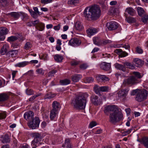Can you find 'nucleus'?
I'll use <instances>...</instances> for the list:
<instances>
[{
	"label": "nucleus",
	"instance_id": "nucleus-1",
	"mask_svg": "<svg viewBox=\"0 0 148 148\" xmlns=\"http://www.w3.org/2000/svg\"><path fill=\"white\" fill-rule=\"evenodd\" d=\"M101 10L97 5L86 7L84 10V16L87 20H95L98 19L101 14Z\"/></svg>",
	"mask_w": 148,
	"mask_h": 148
},
{
	"label": "nucleus",
	"instance_id": "nucleus-2",
	"mask_svg": "<svg viewBox=\"0 0 148 148\" xmlns=\"http://www.w3.org/2000/svg\"><path fill=\"white\" fill-rule=\"evenodd\" d=\"M89 96L86 92L79 94L72 101V104L74 108L77 109H84L86 107L87 99Z\"/></svg>",
	"mask_w": 148,
	"mask_h": 148
},
{
	"label": "nucleus",
	"instance_id": "nucleus-3",
	"mask_svg": "<svg viewBox=\"0 0 148 148\" xmlns=\"http://www.w3.org/2000/svg\"><path fill=\"white\" fill-rule=\"evenodd\" d=\"M122 114L119 110L111 113L109 116V121L111 123L115 124L123 119Z\"/></svg>",
	"mask_w": 148,
	"mask_h": 148
},
{
	"label": "nucleus",
	"instance_id": "nucleus-4",
	"mask_svg": "<svg viewBox=\"0 0 148 148\" xmlns=\"http://www.w3.org/2000/svg\"><path fill=\"white\" fill-rule=\"evenodd\" d=\"M148 92L145 89H142L138 92L136 97V100L138 102L143 101L147 99Z\"/></svg>",
	"mask_w": 148,
	"mask_h": 148
},
{
	"label": "nucleus",
	"instance_id": "nucleus-5",
	"mask_svg": "<svg viewBox=\"0 0 148 148\" xmlns=\"http://www.w3.org/2000/svg\"><path fill=\"white\" fill-rule=\"evenodd\" d=\"M138 82V80L136 77L134 76H131L124 80L122 86H125L129 85H132Z\"/></svg>",
	"mask_w": 148,
	"mask_h": 148
},
{
	"label": "nucleus",
	"instance_id": "nucleus-6",
	"mask_svg": "<svg viewBox=\"0 0 148 148\" xmlns=\"http://www.w3.org/2000/svg\"><path fill=\"white\" fill-rule=\"evenodd\" d=\"M40 122V121L39 118L36 117L28 123V125L32 129H35L39 127Z\"/></svg>",
	"mask_w": 148,
	"mask_h": 148
},
{
	"label": "nucleus",
	"instance_id": "nucleus-7",
	"mask_svg": "<svg viewBox=\"0 0 148 148\" xmlns=\"http://www.w3.org/2000/svg\"><path fill=\"white\" fill-rule=\"evenodd\" d=\"M118 110H119L118 108L116 106L108 105L104 108V111L106 114L108 115L109 114H110L111 113L115 112Z\"/></svg>",
	"mask_w": 148,
	"mask_h": 148
},
{
	"label": "nucleus",
	"instance_id": "nucleus-8",
	"mask_svg": "<svg viewBox=\"0 0 148 148\" xmlns=\"http://www.w3.org/2000/svg\"><path fill=\"white\" fill-rule=\"evenodd\" d=\"M81 43V40L76 38H72L68 43L69 45L74 47H77L79 46Z\"/></svg>",
	"mask_w": 148,
	"mask_h": 148
},
{
	"label": "nucleus",
	"instance_id": "nucleus-9",
	"mask_svg": "<svg viewBox=\"0 0 148 148\" xmlns=\"http://www.w3.org/2000/svg\"><path fill=\"white\" fill-rule=\"evenodd\" d=\"M106 25L110 30H113L116 29L119 26L118 23L114 21H111L107 23Z\"/></svg>",
	"mask_w": 148,
	"mask_h": 148
},
{
	"label": "nucleus",
	"instance_id": "nucleus-10",
	"mask_svg": "<svg viewBox=\"0 0 148 148\" xmlns=\"http://www.w3.org/2000/svg\"><path fill=\"white\" fill-rule=\"evenodd\" d=\"M129 90V89L128 88L122 89L118 92L117 96L119 98H125L127 95Z\"/></svg>",
	"mask_w": 148,
	"mask_h": 148
},
{
	"label": "nucleus",
	"instance_id": "nucleus-11",
	"mask_svg": "<svg viewBox=\"0 0 148 148\" xmlns=\"http://www.w3.org/2000/svg\"><path fill=\"white\" fill-rule=\"evenodd\" d=\"M96 79L98 82H105L108 81L109 78L104 75H99L96 77Z\"/></svg>",
	"mask_w": 148,
	"mask_h": 148
},
{
	"label": "nucleus",
	"instance_id": "nucleus-12",
	"mask_svg": "<svg viewBox=\"0 0 148 148\" xmlns=\"http://www.w3.org/2000/svg\"><path fill=\"white\" fill-rule=\"evenodd\" d=\"M34 113L32 111L26 112L24 115V118L26 120H29L34 118Z\"/></svg>",
	"mask_w": 148,
	"mask_h": 148
},
{
	"label": "nucleus",
	"instance_id": "nucleus-13",
	"mask_svg": "<svg viewBox=\"0 0 148 148\" xmlns=\"http://www.w3.org/2000/svg\"><path fill=\"white\" fill-rule=\"evenodd\" d=\"M100 66L101 69L104 71H108L110 68L111 64L110 63L104 62L100 64Z\"/></svg>",
	"mask_w": 148,
	"mask_h": 148
},
{
	"label": "nucleus",
	"instance_id": "nucleus-14",
	"mask_svg": "<svg viewBox=\"0 0 148 148\" xmlns=\"http://www.w3.org/2000/svg\"><path fill=\"white\" fill-rule=\"evenodd\" d=\"M114 52L118 54L121 57H124L128 55L127 53L125 51H123L121 49H116Z\"/></svg>",
	"mask_w": 148,
	"mask_h": 148
},
{
	"label": "nucleus",
	"instance_id": "nucleus-15",
	"mask_svg": "<svg viewBox=\"0 0 148 148\" xmlns=\"http://www.w3.org/2000/svg\"><path fill=\"white\" fill-rule=\"evenodd\" d=\"M52 109L58 111L60 108L61 106L59 102L56 101H54L52 104Z\"/></svg>",
	"mask_w": 148,
	"mask_h": 148
},
{
	"label": "nucleus",
	"instance_id": "nucleus-16",
	"mask_svg": "<svg viewBox=\"0 0 148 148\" xmlns=\"http://www.w3.org/2000/svg\"><path fill=\"white\" fill-rule=\"evenodd\" d=\"M58 111L52 109L50 111V117L52 120H53L57 116Z\"/></svg>",
	"mask_w": 148,
	"mask_h": 148
},
{
	"label": "nucleus",
	"instance_id": "nucleus-17",
	"mask_svg": "<svg viewBox=\"0 0 148 148\" xmlns=\"http://www.w3.org/2000/svg\"><path fill=\"white\" fill-rule=\"evenodd\" d=\"M97 32V30L92 27H91L86 30L88 35L90 36L94 35Z\"/></svg>",
	"mask_w": 148,
	"mask_h": 148
},
{
	"label": "nucleus",
	"instance_id": "nucleus-18",
	"mask_svg": "<svg viewBox=\"0 0 148 148\" xmlns=\"http://www.w3.org/2000/svg\"><path fill=\"white\" fill-rule=\"evenodd\" d=\"M115 68L118 70H119L125 72L126 71V68L125 66L116 63L114 64Z\"/></svg>",
	"mask_w": 148,
	"mask_h": 148
},
{
	"label": "nucleus",
	"instance_id": "nucleus-19",
	"mask_svg": "<svg viewBox=\"0 0 148 148\" xmlns=\"http://www.w3.org/2000/svg\"><path fill=\"white\" fill-rule=\"evenodd\" d=\"M134 61L135 63V65L137 67L141 66L144 64V62L138 58L134 59Z\"/></svg>",
	"mask_w": 148,
	"mask_h": 148
},
{
	"label": "nucleus",
	"instance_id": "nucleus-20",
	"mask_svg": "<svg viewBox=\"0 0 148 148\" xmlns=\"http://www.w3.org/2000/svg\"><path fill=\"white\" fill-rule=\"evenodd\" d=\"M21 14L20 12H12L9 13L8 14L10 15L15 20H17L20 17Z\"/></svg>",
	"mask_w": 148,
	"mask_h": 148
},
{
	"label": "nucleus",
	"instance_id": "nucleus-21",
	"mask_svg": "<svg viewBox=\"0 0 148 148\" xmlns=\"http://www.w3.org/2000/svg\"><path fill=\"white\" fill-rule=\"evenodd\" d=\"M82 76L80 74H75L72 76L71 79L72 81L75 82H77L82 78Z\"/></svg>",
	"mask_w": 148,
	"mask_h": 148
},
{
	"label": "nucleus",
	"instance_id": "nucleus-22",
	"mask_svg": "<svg viewBox=\"0 0 148 148\" xmlns=\"http://www.w3.org/2000/svg\"><path fill=\"white\" fill-rule=\"evenodd\" d=\"M9 98V95L6 93H3L0 94V102L5 101Z\"/></svg>",
	"mask_w": 148,
	"mask_h": 148
},
{
	"label": "nucleus",
	"instance_id": "nucleus-23",
	"mask_svg": "<svg viewBox=\"0 0 148 148\" xmlns=\"http://www.w3.org/2000/svg\"><path fill=\"white\" fill-rule=\"evenodd\" d=\"M98 99V97L97 96H93L91 99L92 103L95 105H98L99 104V101Z\"/></svg>",
	"mask_w": 148,
	"mask_h": 148
},
{
	"label": "nucleus",
	"instance_id": "nucleus-24",
	"mask_svg": "<svg viewBox=\"0 0 148 148\" xmlns=\"http://www.w3.org/2000/svg\"><path fill=\"white\" fill-rule=\"evenodd\" d=\"M125 12L131 16L134 15L136 13L135 11L132 8H127L125 10Z\"/></svg>",
	"mask_w": 148,
	"mask_h": 148
},
{
	"label": "nucleus",
	"instance_id": "nucleus-25",
	"mask_svg": "<svg viewBox=\"0 0 148 148\" xmlns=\"http://www.w3.org/2000/svg\"><path fill=\"white\" fill-rule=\"evenodd\" d=\"M54 60L57 62H61L63 59V57L58 54H56L53 56Z\"/></svg>",
	"mask_w": 148,
	"mask_h": 148
},
{
	"label": "nucleus",
	"instance_id": "nucleus-26",
	"mask_svg": "<svg viewBox=\"0 0 148 148\" xmlns=\"http://www.w3.org/2000/svg\"><path fill=\"white\" fill-rule=\"evenodd\" d=\"M75 25V28L77 30L81 31L83 28L81 23L79 21L77 22Z\"/></svg>",
	"mask_w": 148,
	"mask_h": 148
},
{
	"label": "nucleus",
	"instance_id": "nucleus-27",
	"mask_svg": "<svg viewBox=\"0 0 148 148\" xmlns=\"http://www.w3.org/2000/svg\"><path fill=\"white\" fill-rule=\"evenodd\" d=\"M39 58L40 59L44 60H47L48 59V56L47 53H41L39 55Z\"/></svg>",
	"mask_w": 148,
	"mask_h": 148
},
{
	"label": "nucleus",
	"instance_id": "nucleus-28",
	"mask_svg": "<svg viewBox=\"0 0 148 148\" xmlns=\"http://www.w3.org/2000/svg\"><path fill=\"white\" fill-rule=\"evenodd\" d=\"M29 62L27 61H24L18 63L15 65L16 67H23L29 64Z\"/></svg>",
	"mask_w": 148,
	"mask_h": 148
},
{
	"label": "nucleus",
	"instance_id": "nucleus-29",
	"mask_svg": "<svg viewBox=\"0 0 148 148\" xmlns=\"http://www.w3.org/2000/svg\"><path fill=\"white\" fill-rule=\"evenodd\" d=\"M8 32V29L5 27H0V34L4 35L7 34Z\"/></svg>",
	"mask_w": 148,
	"mask_h": 148
},
{
	"label": "nucleus",
	"instance_id": "nucleus-30",
	"mask_svg": "<svg viewBox=\"0 0 148 148\" xmlns=\"http://www.w3.org/2000/svg\"><path fill=\"white\" fill-rule=\"evenodd\" d=\"M137 12L138 15L140 16H143L145 14V12L144 10L140 7L137 8Z\"/></svg>",
	"mask_w": 148,
	"mask_h": 148
},
{
	"label": "nucleus",
	"instance_id": "nucleus-31",
	"mask_svg": "<svg viewBox=\"0 0 148 148\" xmlns=\"http://www.w3.org/2000/svg\"><path fill=\"white\" fill-rule=\"evenodd\" d=\"M142 142L146 148H148V137H144L142 139Z\"/></svg>",
	"mask_w": 148,
	"mask_h": 148
},
{
	"label": "nucleus",
	"instance_id": "nucleus-32",
	"mask_svg": "<svg viewBox=\"0 0 148 148\" xmlns=\"http://www.w3.org/2000/svg\"><path fill=\"white\" fill-rule=\"evenodd\" d=\"M94 43L98 46L101 45V40H99L98 37H94L93 39Z\"/></svg>",
	"mask_w": 148,
	"mask_h": 148
},
{
	"label": "nucleus",
	"instance_id": "nucleus-33",
	"mask_svg": "<svg viewBox=\"0 0 148 148\" xmlns=\"http://www.w3.org/2000/svg\"><path fill=\"white\" fill-rule=\"evenodd\" d=\"M8 51V47L6 45H4L0 50L1 54L3 55L7 53Z\"/></svg>",
	"mask_w": 148,
	"mask_h": 148
},
{
	"label": "nucleus",
	"instance_id": "nucleus-34",
	"mask_svg": "<svg viewBox=\"0 0 148 148\" xmlns=\"http://www.w3.org/2000/svg\"><path fill=\"white\" fill-rule=\"evenodd\" d=\"M32 45L30 42H26L23 47V49L26 50H29L32 47Z\"/></svg>",
	"mask_w": 148,
	"mask_h": 148
},
{
	"label": "nucleus",
	"instance_id": "nucleus-35",
	"mask_svg": "<svg viewBox=\"0 0 148 148\" xmlns=\"http://www.w3.org/2000/svg\"><path fill=\"white\" fill-rule=\"evenodd\" d=\"M123 65L125 66H126L127 68L131 69H134L135 68V66L133 64L128 62H124Z\"/></svg>",
	"mask_w": 148,
	"mask_h": 148
},
{
	"label": "nucleus",
	"instance_id": "nucleus-36",
	"mask_svg": "<svg viewBox=\"0 0 148 148\" xmlns=\"http://www.w3.org/2000/svg\"><path fill=\"white\" fill-rule=\"evenodd\" d=\"M1 140L3 143H7L9 142L10 139L8 135H6L2 136L1 138Z\"/></svg>",
	"mask_w": 148,
	"mask_h": 148
},
{
	"label": "nucleus",
	"instance_id": "nucleus-37",
	"mask_svg": "<svg viewBox=\"0 0 148 148\" xmlns=\"http://www.w3.org/2000/svg\"><path fill=\"white\" fill-rule=\"evenodd\" d=\"M37 29L40 31H43L45 28V25L42 23H40L36 26Z\"/></svg>",
	"mask_w": 148,
	"mask_h": 148
},
{
	"label": "nucleus",
	"instance_id": "nucleus-38",
	"mask_svg": "<svg viewBox=\"0 0 148 148\" xmlns=\"http://www.w3.org/2000/svg\"><path fill=\"white\" fill-rule=\"evenodd\" d=\"M71 82V81L68 79H65L60 80V83L62 85H66L69 84Z\"/></svg>",
	"mask_w": 148,
	"mask_h": 148
},
{
	"label": "nucleus",
	"instance_id": "nucleus-39",
	"mask_svg": "<svg viewBox=\"0 0 148 148\" xmlns=\"http://www.w3.org/2000/svg\"><path fill=\"white\" fill-rule=\"evenodd\" d=\"M94 79L93 78L90 77H86L84 79V81L85 83H90L94 81Z\"/></svg>",
	"mask_w": 148,
	"mask_h": 148
},
{
	"label": "nucleus",
	"instance_id": "nucleus-40",
	"mask_svg": "<svg viewBox=\"0 0 148 148\" xmlns=\"http://www.w3.org/2000/svg\"><path fill=\"white\" fill-rule=\"evenodd\" d=\"M56 96L55 94H52L51 93H48L44 97V99H50L53 98Z\"/></svg>",
	"mask_w": 148,
	"mask_h": 148
},
{
	"label": "nucleus",
	"instance_id": "nucleus-41",
	"mask_svg": "<svg viewBox=\"0 0 148 148\" xmlns=\"http://www.w3.org/2000/svg\"><path fill=\"white\" fill-rule=\"evenodd\" d=\"M16 36H12L8 38L7 40L9 42H13L18 39Z\"/></svg>",
	"mask_w": 148,
	"mask_h": 148
},
{
	"label": "nucleus",
	"instance_id": "nucleus-42",
	"mask_svg": "<svg viewBox=\"0 0 148 148\" xmlns=\"http://www.w3.org/2000/svg\"><path fill=\"white\" fill-rule=\"evenodd\" d=\"M112 41L109 40L103 39L101 40V45H105L112 43Z\"/></svg>",
	"mask_w": 148,
	"mask_h": 148
},
{
	"label": "nucleus",
	"instance_id": "nucleus-43",
	"mask_svg": "<svg viewBox=\"0 0 148 148\" xmlns=\"http://www.w3.org/2000/svg\"><path fill=\"white\" fill-rule=\"evenodd\" d=\"M100 87L97 85H95L93 89L95 92L97 94L99 93L100 92Z\"/></svg>",
	"mask_w": 148,
	"mask_h": 148
},
{
	"label": "nucleus",
	"instance_id": "nucleus-44",
	"mask_svg": "<svg viewBox=\"0 0 148 148\" xmlns=\"http://www.w3.org/2000/svg\"><path fill=\"white\" fill-rule=\"evenodd\" d=\"M9 54L12 57H13L17 54L18 51L16 50H12L9 51Z\"/></svg>",
	"mask_w": 148,
	"mask_h": 148
},
{
	"label": "nucleus",
	"instance_id": "nucleus-45",
	"mask_svg": "<svg viewBox=\"0 0 148 148\" xmlns=\"http://www.w3.org/2000/svg\"><path fill=\"white\" fill-rule=\"evenodd\" d=\"M127 22L130 23H132L136 22V19L132 17H129L126 18Z\"/></svg>",
	"mask_w": 148,
	"mask_h": 148
},
{
	"label": "nucleus",
	"instance_id": "nucleus-46",
	"mask_svg": "<svg viewBox=\"0 0 148 148\" xmlns=\"http://www.w3.org/2000/svg\"><path fill=\"white\" fill-rule=\"evenodd\" d=\"M64 145L66 147H68V148H72V146L69 140L68 139L65 140Z\"/></svg>",
	"mask_w": 148,
	"mask_h": 148
},
{
	"label": "nucleus",
	"instance_id": "nucleus-47",
	"mask_svg": "<svg viewBox=\"0 0 148 148\" xmlns=\"http://www.w3.org/2000/svg\"><path fill=\"white\" fill-rule=\"evenodd\" d=\"M37 73L41 75H43L44 73V71L42 68H39L36 69Z\"/></svg>",
	"mask_w": 148,
	"mask_h": 148
},
{
	"label": "nucleus",
	"instance_id": "nucleus-48",
	"mask_svg": "<svg viewBox=\"0 0 148 148\" xmlns=\"http://www.w3.org/2000/svg\"><path fill=\"white\" fill-rule=\"evenodd\" d=\"M25 92L26 94L28 95H33L34 94V91L31 89L27 88L26 89Z\"/></svg>",
	"mask_w": 148,
	"mask_h": 148
},
{
	"label": "nucleus",
	"instance_id": "nucleus-49",
	"mask_svg": "<svg viewBox=\"0 0 148 148\" xmlns=\"http://www.w3.org/2000/svg\"><path fill=\"white\" fill-rule=\"evenodd\" d=\"M132 129H130L127 130L122 132V135L123 136H125L129 134L132 131Z\"/></svg>",
	"mask_w": 148,
	"mask_h": 148
},
{
	"label": "nucleus",
	"instance_id": "nucleus-50",
	"mask_svg": "<svg viewBox=\"0 0 148 148\" xmlns=\"http://www.w3.org/2000/svg\"><path fill=\"white\" fill-rule=\"evenodd\" d=\"M133 74L135 75L134 77L137 79L141 78L142 77V76L140 73L138 72H134L133 73Z\"/></svg>",
	"mask_w": 148,
	"mask_h": 148
},
{
	"label": "nucleus",
	"instance_id": "nucleus-51",
	"mask_svg": "<svg viewBox=\"0 0 148 148\" xmlns=\"http://www.w3.org/2000/svg\"><path fill=\"white\" fill-rule=\"evenodd\" d=\"M100 91L107 92L109 90V87L108 86H103L100 87Z\"/></svg>",
	"mask_w": 148,
	"mask_h": 148
},
{
	"label": "nucleus",
	"instance_id": "nucleus-52",
	"mask_svg": "<svg viewBox=\"0 0 148 148\" xmlns=\"http://www.w3.org/2000/svg\"><path fill=\"white\" fill-rule=\"evenodd\" d=\"M8 3L7 0H0V5L5 6Z\"/></svg>",
	"mask_w": 148,
	"mask_h": 148
},
{
	"label": "nucleus",
	"instance_id": "nucleus-53",
	"mask_svg": "<svg viewBox=\"0 0 148 148\" xmlns=\"http://www.w3.org/2000/svg\"><path fill=\"white\" fill-rule=\"evenodd\" d=\"M136 52L138 54H142L143 52L142 49L139 47H137L136 48Z\"/></svg>",
	"mask_w": 148,
	"mask_h": 148
},
{
	"label": "nucleus",
	"instance_id": "nucleus-54",
	"mask_svg": "<svg viewBox=\"0 0 148 148\" xmlns=\"http://www.w3.org/2000/svg\"><path fill=\"white\" fill-rule=\"evenodd\" d=\"M32 136L34 138V139H36V140H38V139L40 138V134L36 133H33Z\"/></svg>",
	"mask_w": 148,
	"mask_h": 148
},
{
	"label": "nucleus",
	"instance_id": "nucleus-55",
	"mask_svg": "<svg viewBox=\"0 0 148 148\" xmlns=\"http://www.w3.org/2000/svg\"><path fill=\"white\" fill-rule=\"evenodd\" d=\"M142 21L144 23H146L148 21V16L147 15L145 14L143 16Z\"/></svg>",
	"mask_w": 148,
	"mask_h": 148
},
{
	"label": "nucleus",
	"instance_id": "nucleus-56",
	"mask_svg": "<svg viewBox=\"0 0 148 148\" xmlns=\"http://www.w3.org/2000/svg\"><path fill=\"white\" fill-rule=\"evenodd\" d=\"M7 116L6 112H5L0 113V119H5Z\"/></svg>",
	"mask_w": 148,
	"mask_h": 148
},
{
	"label": "nucleus",
	"instance_id": "nucleus-57",
	"mask_svg": "<svg viewBox=\"0 0 148 148\" xmlns=\"http://www.w3.org/2000/svg\"><path fill=\"white\" fill-rule=\"evenodd\" d=\"M79 0H70L68 2V3L71 5H74L79 3Z\"/></svg>",
	"mask_w": 148,
	"mask_h": 148
},
{
	"label": "nucleus",
	"instance_id": "nucleus-58",
	"mask_svg": "<svg viewBox=\"0 0 148 148\" xmlns=\"http://www.w3.org/2000/svg\"><path fill=\"white\" fill-rule=\"evenodd\" d=\"M57 72L56 70H53L49 72L48 73V76L49 77L53 76V75Z\"/></svg>",
	"mask_w": 148,
	"mask_h": 148
},
{
	"label": "nucleus",
	"instance_id": "nucleus-59",
	"mask_svg": "<svg viewBox=\"0 0 148 148\" xmlns=\"http://www.w3.org/2000/svg\"><path fill=\"white\" fill-rule=\"evenodd\" d=\"M97 124V123L96 122L92 121L91 122L89 125V127L91 128L94 127Z\"/></svg>",
	"mask_w": 148,
	"mask_h": 148
},
{
	"label": "nucleus",
	"instance_id": "nucleus-60",
	"mask_svg": "<svg viewBox=\"0 0 148 148\" xmlns=\"http://www.w3.org/2000/svg\"><path fill=\"white\" fill-rule=\"evenodd\" d=\"M33 9L34 10V12L35 13L36 15H41L42 14V13L40 12H39L38 11V9L37 7H35L33 8Z\"/></svg>",
	"mask_w": 148,
	"mask_h": 148
},
{
	"label": "nucleus",
	"instance_id": "nucleus-61",
	"mask_svg": "<svg viewBox=\"0 0 148 148\" xmlns=\"http://www.w3.org/2000/svg\"><path fill=\"white\" fill-rule=\"evenodd\" d=\"M88 66L86 64H83L80 66V68L81 69L84 70L86 69Z\"/></svg>",
	"mask_w": 148,
	"mask_h": 148
},
{
	"label": "nucleus",
	"instance_id": "nucleus-62",
	"mask_svg": "<svg viewBox=\"0 0 148 148\" xmlns=\"http://www.w3.org/2000/svg\"><path fill=\"white\" fill-rule=\"evenodd\" d=\"M38 142V140H36V139H34L32 142V146H36Z\"/></svg>",
	"mask_w": 148,
	"mask_h": 148
},
{
	"label": "nucleus",
	"instance_id": "nucleus-63",
	"mask_svg": "<svg viewBox=\"0 0 148 148\" xmlns=\"http://www.w3.org/2000/svg\"><path fill=\"white\" fill-rule=\"evenodd\" d=\"M40 23L38 20H37L34 21H32V24L34 26H35L36 25L37 26Z\"/></svg>",
	"mask_w": 148,
	"mask_h": 148
},
{
	"label": "nucleus",
	"instance_id": "nucleus-64",
	"mask_svg": "<svg viewBox=\"0 0 148 148\" xmlns=\"http://www.w3.org/2000/svg\"><path fill=\"white\" fill-rule=\"evenodd\" d=\"M43 118L44 120L47 121L49 120V116L48 115H47L46 114H44L43 115Z\"/></svg>",
	"mask_w": 148,
	"mask_h": 148
}]
</instances>
